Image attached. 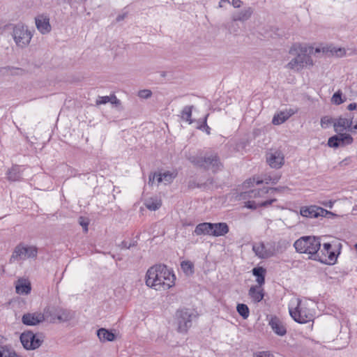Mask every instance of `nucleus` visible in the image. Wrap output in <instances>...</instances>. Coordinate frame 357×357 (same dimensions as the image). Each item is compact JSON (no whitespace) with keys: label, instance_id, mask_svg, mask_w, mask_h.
<instances>
[{"label":"nucleus","instance_id":"56","mask_svg":"<svg viewBox=\"0 0 357 357\" xmlns=\"http://www.w3.org/2000/svg\"><path fill=\"white\" fill-rule=\"evenodd\" d=\"M189 186H190V188H194L195 185H194V183H192V184H191V183H190V184H189Z\"/></svg>","mask_w":357,"mask_h":357},{"label":"nucleus","instance_id":"26","mask_svg":"<svg viewBox=\"0 0 357 357\" xmlns=\"http://www.w3.org/2000/svg\"><path fill=\"white\" fill-rule=\"evenodd\" d=\"M18 294H29L31 291V283L26 279H19L15 286Z\"/></svg>","mask_w":357,"mask_h":357},{"label":"nucleus","instance_id":"10","mask_svg":"<svg viewBox=\"0 0 357 357\" xmlns=\"http://www.w3.org/2000/svg\"><path fill=\"white\" fill-rule=\"evenodd\" d=\"M23 347L26 350H35L39 348L43 342L42 334L36 335L31 331L23 332L20 337Z\"/></svg>","mask_w":357,"mask_h":357},{"label":"nucleus","instance_id":"52","mask_svg":"<svg viewBox=\"0 0 357 357\" xmlns=\"http://www.w3.org/2000/svg\"><path fill=\"white\" fill-rule=\"evenodd\" d=\"M326 51V49L324 47H323V48L317 47L314 50V53H320L321 52H325Z\"/></svg>","mask_w":357,"mask_h":357},{"label":"nucleus","instance_id":"18","mask_svg":"<svg viewBox=\"0 0 357 357\" xmlns=\"http://www.w3.org/2000/svg\"><path fill=\"white\" fill-rule=\"evenodd\" d=\"M44 321H45L44 312L43 313H26L22 317V321L26 326H36Z\"/></svg>","mask_w":357,"mask_h":357},{"label":"nucleus","instance_id":"31","mask_svg":"<svg viewBox=\"0 0 357 357\" xmlns=\"http://www.w3.org/2000/svg\"><path fill=\"white\" fill-rule=\"evenodd\" d=\"M158 182L161 183L164 181L165 183H170L174 178L176 176L177 173L175 172H165L162 174L158 173Z\"/></svg>","mask_w":357,"mask_h":357},{"label":"nucleus","instance_id":"7","mask_svg":"<svg viewBox=\"0 0 357 357\" xmlns=\"http://www.w3.org/2000/svg\"><path fill=\"white\" fill-rule=\"evenodd\" d=\"M38 248L35 245H29L20 243L15 246L10 258V262L24 261L28 259H36Z\"/></svg>","mask_w":357,"mask_h":357},{"label":"nucleus","instance_id":"36","mask_svg":"<svg viewBox=\"0 0 357 357\" xmlns=\"http://www.w3.org/2000/svg\"><path fill=\"white\" fill-rule=\"evenodd\" d=\"M181 268L186 273H194V265L190 261H183L181 264Z\"/></svg>","mask_w":357,"mask_h":357},{"label":"nucleus","instance_id":"54","mask_svg":"<svg viewBox=\"0 0 357 357\" xmlns=\"http://www.w3.org/2000/svg\"><path fill=\"white\" fill-rule=\"evenodd\" d=\"M63 2L64 3H67L68 4H71L72 3V0H63Z\"/></svg>","mask_w":357,"mask_h":357},{"label":"nucleus","instance_id":"34","mask_svg":"<svg viewBox=\"0 0 357 357\" xmlns=\"http://www.w3.org/2000/svg\"><path fill=\"white\" fill-rule=\"evenodd\" d=\"M238 313L244 319H246L250 315V310L247 305L244 303H239L236 306Z\"/></svg>","mask_w":357,"mask_h":357},{"label":"nucleus","instance_id":"57","mask_svg":"<svg viewBox=\"0 0 357 357\" xmlns=\"http://www.w3.org/2000/svg\"><path fill=\"white\" fill-rule=\"evenodd\" d=\"M189 186H190V188H194L195 185H194V183H192V184H191V183H190V184H189Z\"/></svg>","mask_w":357,"mask_h":357},{"label":"nucleus","instance_id":"50","mask_svg":"<svg viewBox=\"0 0 357 357\" xmlns=\"http://www.w3.org/2000/svg\"><path fill=\"white\" fill-rule=\"evenodd\" d=\"M348 130L351 132H356V131L357 130V123L354 126L351 125V127L349 128Z\"/></svg>","mask_w":357,"mask_h":357},{"label":"nucleus","instance_id":"1","mask_svg":"<svg viewBox=\"0 0 357 357\" xmlns=\"http://www.w3.org/2000/svg\"><path fill=\"white\" fill-rule=\"evenodd\" d=\"M145 279L148 287L161 290L169 289L174 286L176 277L166 265L156 264L148 269Z\"/></svg>","mask_w":357,"mask_h":357},{"label":"nucleus","instance_id":"14","mask_svg":"<svg viewBox=\"0 0 357 357\" xmlns=\"http://www.w3.org/2000/svg\"><path fill=\"white\" fill-rule=\"evenodd\" d=\"M337 135L331 137L328 140V146L331 148L344 146L353 143V137L347 133L337 132Z\"/></svg>","mask_w":357,"mask_h":357},{"label":"nucleus","instance_id":"49","mask_svg":"<svg viewBox=\"0 0 357 357\" xmlns=\"http://www.w3.org/2000/svg\"><path fill=\"white\" fill-rule=\"evenodd\" d=\"M357 107V104L356 102H352V103H350L348 106H347V109L349 110V111H353L354 109H356Z\"/></svg>","mask_w":357,"mask_h":357},{"label":"nucleus","instance_id":"24","mask_svg":"<svg viewBox=\"0 0 357 357\" xmlns=\"http://www.w3.org/2000/svg\"><path fill=\"white\" fill-rule=\"evenodd\" d=\"M229 231V228L226 222L213 223L212 236L218 237L226 235Z\"/></svg>","mask_w":357,"mask_h":357},{"label":"nucleus","instance_id":"8","mask_svg":"<svg viewBox=\"0 0 357 357\" xmlns=\"http://www.w3.org/2000/svg\"><path fill=\"white\" fill-rule=\"evenodd\" d=\"M11 35L16 45L22 48L28 46L33 37L31 31L23 23L13 24Z\"/></svg>","mask_w":357,"mask_h":357},{"label":"nucleus","instance_id":"5","mask_svg":"<svg viewBox=\"0 0 357 357\" xmlns=\"http://www.w3.org/2000/svg\"><path fill=\"white\" fill-rule=\"evenodd\" d=\"M342 243L338 241H333L332 243H324L323 248L318 252V255L315 260L324 264H334L337 256L340 254Z\"/></svg>","mask_w":357,"mask_h":357},{"label":"nucleus","instance_id":"21","mask_svg":"<svg viewBox=\"0 0 357 357\" xmlns=\"http://www.w3.org/2000/svg\"><path fill=\"white\" fill-rule=\"evenodd\" d=\"M116 330H109L105 328H99L97 332V336L100 342L105 343L106 342H113L116 340L117 335Z\"/></svg>","mask_w":357,"mask_h":357},{"label":"nucleus","instance_id":"42","mask_svg":"<svg viewBox=\"0 0 357 357\" xmlns=\"http://www.w3.org/2000/svg\"><path fill=\"white\" fill-rule=\"evenodd\" d=\"M152 96V92L149 89L140 90L138 92V96L141 98L148 99Z\"/></svg>","mask_w":357,"mask_h":357},{"label":"nucleus","instance_id":"28","mask_svg":"<svg viewBox=\"0 0 357 357\" xmlns=\"http://www.w3.org/2000/svg\"><path fill=\"white\" fill-rule=\"evenodd\" d=\"M253 275L256 277V281L259 286H262L265 283V275L266 271L261 266L255 267L252 270Z\"/></svg>","mask_w":357,"mask_h":357},{"label":"nucleus","instance_id":"40","mask_svg":"<svg viewBox=\"0 0 357 357\" xmlns=\"http://www.w3.org/2000/svg\"><path fill=\"white\" fill-rule=\"evenodd\" d=\"M137 245V241H132L130 243H128L126 241H123L119 245V247L121 249H130L132 247H135Z\"/></svg>","mask_w":357,"mask_h":357},{"label":"nucleus","instance_id":"39","mask_svg":"<svg viewBox=\"0 0 357 357\" xmlns=\"http://www.w3.org/2000/svg\"><path fill=\"white\" fill-rule=\"evenodd\" d=\"M332 101L335 105H340L344 102V100L342 99V93L341 91L339 90L333 94Z\"/></svg>","mask_w":357,"mask_h":357},{"label":"nucleus","instance_id":"51","mask_svg":"<svg viewBox=\"0 0 357 357\" xmlns=\"http://www.w3.org/2000/svg\"><path fill=\"white\" fill-rule=\"evenodd\" d=\"M126 16V14L124 13V14H122V15H119L117 17H116V21L117 22H120L121 20H123Z\"/></svg>","mask_w":357,"mask_h":357},{"label":"nucleus","instance_id":"23","mask_svg":"<svg viewBox=\"0 0 357 357\" xmlns=\"http://www.w3.org/2000/svg\"><path fill=\"white\" fill-rule=\"evenodd\" d=\"M248 295L254 303H259L264 297V291L261 286H252L249 291Z\"/></svg>","mask_w":357,"mask_h":357},{"label":"nucleus","instance_id":"47","mask_svg":"<svg viewBox=\"0 0 357 357\" xmlns=\"http://www.w3.org/2000/svg\"><path fill=\"white\" fill-rule=\"evenodd\" d=\"M231 4L234 8H240L242 4V1L241 0H232Z\"/></svg>","mask_w":357,"mask_h":357},{"label":"nucleus","instance_id":"25","mask_svg":"<svg viewBox=\"0 0 357 357\" xmlns=\"http://www.w3.org/2000/svg\"><path fill=\"white\" fill-rule=\"evenodd\" d=\"M212 222H202L198 224L194 230V234L197 236L208 235L212 236Z\"/></svg>","mask_w":357,"mask_h":357},{"label":"nucleus","instance_id":"16","mask_svg":"<svg viewBox=\"0 0 357 357\" xmlns=\"http://www.w3.org/2000/svg\"><path fill=\"white\" fill-rule=\"evenodd\" d=\"M203 167L204 169H212L213 172H216L220 169L222 164L220 158L217 153H211L206 155L203 158Z\"/></svg>","mask_w":357,"mask_h":357},{"label":"nucleus","instance_id":"37","mask_svg":"<svg viewBox=\"0 0 357 357\" xmlns=\"http://www.w3.org/2000/svg\"><path fill=\"white\" fill-rule=\"evenodd\" d=\"M208 116V114H207L204 118L202 119V121L199 123L197 126V128L202 130H205L207 135H210L211 133V128L207 125V118Z\"/></svg>","mask_w":357,"mask_h":357},{"label":"nucleus","instance_id":"19","mask_svg":"<svg viewBox=\"0 0 357 357\" xmlns=\"http://www.w3.org/2000/svg\"><path fill=\"white\" fill-rule=\"evenodd\" d=\"M353 124V116L350 114L348 117L340 116L334 119L333 127L336 132H341L349 129Z\"/></svg>","mask_w":357,"mask_h":357},{"label":"nucleus","instance_id":"44","mask_svg":"<svg viewBox=\"0 0 357 357\" xmlns=\"http://www.w3.org/2000/svg\"><path fill=\"white\" fill-rule=\"evenodd\" d=\"M112 100L111 96H100L96 101L97 105L106 104Z\"/></svg>","mask_w":357,"mask_h":357},{"label":"nucleus","instance_id":"4","mask_svg":"<svg viewBox=\"0 0 357 357\" xmlns=\"http://www.w3.org/2000/svg\"><path fill=\"white\" fill-rule=\"evenodd\" d=\"M294 246L298 252L310 255V258L315 260L321 248V240L319 237L305 236L296 240Z\"/></svg>","mask_w":357,"mask_h":357},{"label":"nucleus","instance_id":"41","mask_svg":"<svg viewBox=\"0 0 357 357\" xmlns=\"http://www.w3.org/2000/svg\"><path fill=\"white\" fill-rule=\"evenodd\" d=\"M334 119L328 116H323L321 119V126L324 128H327L331 123L333 124Z\"/></svg>","mask_w":357,"mask_h":357},{"label":"nucleus","instance_id":"3","mask_svg":"<svg viewBox=\"0 0 357 357\" xmlns=\"http://www.w3.org/2000/svg\"><path fill=\"white\" fill-rule=\"evenodd\" d=\"M245 194L247 195L249 199H252L245 202V207L252 210L267 207L277 201L275 198L268 197V187L253 189L245 192Z\"/></svg>","mask_w":357,"mask_h":357},{"label":"nucleus","instance_id":"43","mask_svg":"<svg viewBox=\"0 0 357 357\" xmlns=\"http://www.w3.org/2000/svg\"><path fill=\"white\" fill-rule=\"evenodd\" d=\"M288 189L289 188L287 186H279V187H276V188H269L268 187V192H269V194H273L274 192H283Z\"/></svg>","mask_w":357,"mask_h":357},{"label":"nucleus","instance_id":"12","mask_svg":"<svg viewBox=\"0 0 357 357\" xmlns=\"http://www.w3.org/2000/svg\"><path fill=\"white\" fill-rule=\"evenodd\" d=\"M289 314L292 319L297 323L306 324L313 320V314L309 309L301 306V301L298 300L297 306L294 308H289Z\"/></svg>","mask_w":357,"mask_h":357},{"label":"nucleus","instance_id":"38","mask_svg":"<svg viewBox=\"0 0 357 357\" xmlns=\"http://www.w3.org/2000/svg\"><path fill=\"white\" fill-rule=\"evenodd\" d=\"M203 158L204 157L192 155V156H190L188 158V160L194 165L202 168L203 167V162H204V160H203Z\"/></svg>","mask_w":357,"mask_h":357},{"label":"nucleus","instance_id":"35","mask_svg":"<svg viewBox=\"0 0 357 357\" xmlns=\"http://www.w3.org/2000/svg\"><path fill=\"white\" fill-rule=\"evenodd\" d=\"M192 108H193V106H185L183 109L182 112H181L182 119L186 121H188L189 123H192V121L191 119Z\"/></svg>","mask_w":357,"mask_h":357},{"label":"nucleus","instance_id":"17","mask_svg":"<svg viewBox=\"0 0 357 357\" xmlns=\"http://www.w3.org/2000/svg\"><path fill=\"white\" fill-rule=\"evenodd\" d=\"M266 161L271 167L280 169L284 162V155L280 151L268 153L266 155Z\"/></svg>","mask_w":357,"mask_h":357},{"label":"nucleus","instance_id":"58","mask_svg":"<svg viewBox=\"0 0 357 357\" xmlns=\"http://www.w3.org/2000/svg\"><path fill=\"white\" fill-rule=\"evenodd\" d=\"M355 248H356V250H357V243H356V245H355Z\"/></svg>","mask_w":357,"mask_h":357},{"label":"nucleus","instance_id":"53","mask_svg":"<svg viewBox=\"0 0 357 357\" xmlns=\"http://www.w3.org/2000/svg\"><path fill=\"white\" fill-rule=\"evenodd\" d=\"M223 3H229V0H220V1L219 2L220 8L223 7Z\"/></svg>","mask_w":357,"mask_h":357},{"label":"nucleus","instance_id":"55","mask_svg":"<svg viewBox=\"0 0 357 357\" xmlns=\"http://www.w3.org/2000/svg\"><path fill=\"white\" fill-rule=\"evenodd\" d=\"M287 113H291V112H294L293 109H290L289 111H286Z\"/></svg>","mask_w":357,"mask_h":357},{"label":"nucleus","instance_id":"13","mask_svg":"<svg viewBox=\"0 0 357 357\" xmlns=\"http://www.w3.org/2000/svg\"><path fill=\"white\" fill-rule=\"evenodd\" d=\"M300 214L303 217L308 218H317L318 217H326L327 215L335 216L333 213L328 211L321 207L311 205L309 206H302L300 208Z\"/></svg>","mask_w":357,"mask_h":357},{"label":"nucleus","instance_id":"48","mask_svg":"<svg viewBox=\"0 0 357 357\" xmlns=\"http://www.w3.org/2000/svg\"><path fill=\"white\" fill-rule=\"evenodd\" d=\"M110 102H111L112 104H115V105H120V104H121V101H120V100H119V99L116 97V96H114V95H112V100L110 101Z\"/></svg>","mask_w":357,"mask_h":357},{"label":"nucleus","instance_id":"22","mask_svg":"<svg viewBox=\"0 0 357 357\" xmlns=\"http://www.w3.org/2000/svg\"><path fill=\"white\" fill-rule=\"evenodd\" d=\"M280 178V175H275L273 176H271L269 175L268 176L265 175L263 179L255 180V178H253L252 179L249 178L244 182L243 185L245 187H249L250 185V184L253 185L254 183H256V184H257V185L261 184L263 183H265L266 184H268V183L276 184L279 181Z\"/></svg>","mask_w":357,"mask_h":357},{"label":"nucleus","instance_id":"9","mask_svg":"<svg viewBox=\"0 0 357 357\" xmlns=\"http://www.w3.org/2000/svg\"><path fill=\"white\" fill-rule=\"evenodd\" d=\"M176 317L178 324V331L181 333H186L192 326V319L196 317V315L191 310L183 308L176 311Z\"/></svg>","mask_w":357,"mask_h":357},{"label":"nucleus","instance_id":"33","mask_svg":"<svg viewBox=\"0 0 357 357\" xmlns=\"http://www.w3.org/2000/svg\"><path fill=\"white\" fill-rule=\"evenodd\" d=\"M146 207L151 211H155L161 206V202L157 199H149L144 203Z\"/></svg>","mask_w":357,"mask_h":357},{"label":"nucleus","instance_id":"27","mask_svg":"<svg viewBox=\"0 0 357 357\" xmlns=\"http://www.w3.org/2000/svg\"><path fill=\"white\" fill-rule=\"evenodd\" d=\"M7 178L10 181H18L22 178V172L19 165H13L7 172Z\"/></svg>","mask_w":357,"mask_h":357},{"label":"nucleus","instance_id":"15","mask_svg":"<svg viewBox=\"0 0 357 357\" xmlns=\"http://www.w3.org/2000/svg\"><path fill=\"white\" fill-rule=\"evenodd\" d=\"M35 24L38 31L41 34H47L52 30L50 17L47 14H40L35 17Z\"/></svg>","mask_w":357,"mask_h":357},{"label":"nucleus","instance_id":"46","mask_svg":"<svg viewBox=\"0 0 357 357\" xmlns=\"http://www.w3.org/2000/svg\"><path fill=\"white\" fill-rule=\"evenodd\" d=\"M158 173L157 172H154L153 174H151L149 175V184H153V182H154V180L155 178H157L158 179Z\"/></svg>","mask_w":357,"mask_h":357},{"label":"nucleus","instance_id":"2","mask_svg":"<svg viewBox=\"0 0 357 357\" xmlns=\"http://www.w3.org/2000/svg\"><path fill=\"white\" fill-rule=\"evenodd\" d=\"M312 52L313 48L311 47L299 43L294 44L289 50V54L296 56L288 63L287 68L299 71L307 66H312L313 61L310 56Z\"/></svg>","mask_w":357,"mask_h":357},{"label":"nucleus","instance_id":"20","mask_svg":"<svg viewBox=\"0 0 357 357\" xmlns=\"http://www.w3.org/2000/svg\"><path fill=\"white\" fill-rule=\"evenodd\" d=\"M268 324L273 331L280 336H284L287 333V329L282 321L276 316H271Z\"/></svg>","mask_w":357,"mask_h":357},{"label":"nucleus","instance_id":"30","mask_svg":"<svg viewBox=\"0 0 357 357\" xmlns=\"http://www.w3.org/2000/svg\"><path fill=\"white\" fill-rule=\"evenodd\" d=\"M295 112H291V113H287V112L284 111L280 112V113L274 115L272 119V123L274 125H280L286 121Z\"/></svg>","mask_w":357,"mask_h":357},{"label":"nucleus","instance_id":"29","mask_svg":"<svg viewBox=\"0 0 357 357\" xmlns=\"http://www.w3.org/2000/svg\"><path fill=\"white\" fill-rule=\"evenodd\" d=\"M253 10L252 8L248 7L238 12L233 16L234 21L244 22L248 20L252 15Z\"/></svg>","mask_w":357,"mask_h":357},{"label":"nucleus","instance_id":"6","mask_svg":"<svg viewBox=\"0 0 357 357\" xmlns=\"http://www.w3.org/2000/svg\"><path fill=\"white\" fill-rule=\"evenodd\" d=\"M43 312L45 315V320L50 323H54L56 320L60 322H66L74 317V312L56 305L47 306Z\"/></svg>","mask_w":357,"mask_h":357},{"label":"nucleus","instance_id":"32","mask_svg":"<svg viewBox=\"0 0 357 357\" xmlns=\"http://www.w3.org/2000/svg\"><path fill=\"white\" fill-rule=\"evenodd\" d=\"M0 357H19L11 346L0 344Z\"/></svg>","mask_w":357,"mask_h":357},{"label":"nucleus","instance_id":"45","mask_svg":"<svg viewBox=\"0 0 357 357\" xmlns=\"http://www.w3.org/2000/svg\"><path fill=\"white\" fill-rule=\"evenodd\" d=\"M79 224L83 227L85 231H88L89 222L87 221H85L82 217L79 218Z\"/></svg>","mask_w":357,"mask_h":357},{"label":"nucleus","instance_id":"11","mask_svg":"<svg viewBox=\"0 0 357 357\" xmlns=\"http://www.w3.org/2000/svg\"><path fill=\"white\" fill-rule=\"evenodd\" d=\"M252 250L255 253L256 256L263 259L273 257L279 252L278 248L275 246V243L274 242H268L266 243L260 242L259 243H256L253 245Z\"/></svg>","mask_w":357,"mask_h":357}]
</instances>
